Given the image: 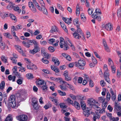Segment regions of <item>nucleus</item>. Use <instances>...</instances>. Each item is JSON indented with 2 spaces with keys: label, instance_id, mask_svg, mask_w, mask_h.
I'll return each mask as SVG.
<instances>
[{
  "label": "nucleus",
  "instance_id": "nucleus-1",
  "mask_svg": "<svg viewBox=\"0 0 121 121\" xmlns=\"http://www.w3.org/2000/svg\"><path fill=\"white\" fill-rule=\"evenodd\" d=\"M5 103L6 105L9 107H11L16 108L19 105V103L16 102V97L14 95L10 96L8 101H5Z\"/></svg>",
  "mask_w": 121,
  "mask_h": 121
},
{
  "label": "nucleus",
  "instance_id": "nucleus-44",
  "mask_svg": "<svg viewBox=\"0 0 121 121\" xmlns=\"http://www.w3.org/2000/svg\"><path fill=\"white\" fill-rule=\"evenodd\" d=\"M108 64L110 67L114 65L112 60L110 58H109L108 59Z\"/></svg>",
  "mask_w": 121,
  "mask_h": 121
},
{
  "label": "nucleus",
  "instance_id": "nucleus-42",
  "mask_svg": "<svg viewBox=\"0 0 121 121\" xmlns=\"http://www.w3.org/2000/svg\"><path fill=\"white\" fill-rule=\"evenodd\" d=\"M60 108H66L67 106L65 105L64 103H61L60 104Z\"/></svg>",
  "mask_w": 121,
  "mask_h": 121
},
{
  "label": "nucleus",
  "instance_id": "nucleus-48",
  "mask_svg": "<svg viewBox=\"0 0 121 121\" xmlns=\"http://www.w3.org/2000/svg\"><path fill=\"white\" fill-rule=\"evenodd\" d=\"M12 117H9V115L5 119V121H12Z\"/></svg>",
  "mask_w": 121,
  "mask_h": 121
},
{
  "label": "nucleus",
  "instance_id": "nucleus-35",
  "mask_svg": "<svg viewBox=\"0 0 121 121\" xmlns=\"http://www.w3.org/2000/svg\"><path fill=\"white\" fill-rule=\"evenodd\" d=\"M65 101H67L68 103L69 104L72 105H73V102L69 98H68L67 99L65 100Z\"/></svg>",
  "mask_w": 121,
  "mask_h": 121
},
{
  "label": "nucleus",
  "instance_id": "nucleus-40",
  "mask_svg": "<svg viewBox=\"0 0 121 121\" xmlns=\"http://www.w3.org/2000/svg\"><path fill=\"white\" fill-rule=\"evenodd\" d=\"M30 9L32 12L34 13H35L37 12V9L35 6L31 7V8Z\"/></svg>",
  "mask_w": 121,
  "mask_h": 121
},
{
  "label": "nucleus",
  "instance_id": "nucleus-13",
  "mask_svg": "<svg viewBox=\"0 0 121 121\" xmlns=\"http://www.w3.org/2000/svg\"><path fill=\"white\" fill-rule=\"evenodd\" d=\"M39 47L38 46L35 47L34 49L30 51V53L31 54H34L37 52L38 51Z\"/></svg>",
  "mask_w": 121,
  "mask_h": 121
},
{
  "label": "nucleus",
  "instance_id": "nucleus-60",
  "mask_svg": "<svg viewBox=\"0 0 121 121\" xmlns=\"http://www.w3.org/2000/svg\"><path fill=\"white\" fill-rule=\"evenodd\" d=\"M112 69V72L113 73H115L116 72V69L114 65L110 67Z\"/></svg>",
  "mask_w": 121,
  "mask_h": 121
},
{
  "label": "nucleus",
  "instance_id": "nucleus-3",
  "mask_svg": "<svg viewBox=\"0 0 121 121\" xmlns=\"http://www.w3.org/2000/svg\"><path fill=\"white\" fill-rule=\"evenodd\" d=\"M60 47L61 48L63 47L65 48V49H64L65 50H67L68 49L67 43L64 41V39L62 37H61L60 38Z\"/></svg>",
  "mask_w": 121,
  "mask_h": 121
},
{
  "label": "nucleus",
  "instance_id": "nucleus-50",
  "mask_svg": "<svg viewBox=\"0 0 121 121\" xmlns=\"http://www.w3.org/2000/svg\"><path fill=\"white\" fill-rule=\"evenodd\" d=\"M78 77L77 76H75L73 79V81L75 84H77L78 82Z\"/></svg>",
  "mask_w": 121,
  "mask_h": 121
},
{
  "label": "nucleus",
  "instance_id": "nucleus-20",
  "mask_svg": "<svg viewBox=\"0 0 121 121\" xmlns=\"http://www.w3.org/2000/svg\"><path fill=\"white\" fill-rule=\"evenodd\" d=\"M65 77V80L67 81H70L71 80V77H69L68 75V73L67 72L65 73L64 74Z\"/></svg>",
  "mask_w": 121,
  "mask_h": 121
},
{
  "label": "nucleus",
  "instance_id": "nucleus-5",
  "mask_svg": "<svg viewBox=\"0 0 121 121\" xmlns=\"http://www.w3.org/2000/svg\"><path fill=\"white\" fill-rule=\"evenodd\" d=\"M28 118L27 116L24 114H21L16 117L17 119L19 121H26L27 120Z\"/></svg>",
  "mask_w": 121,
  "mask_h": 121
},
{
  "label": "nucleus",
  "instance_id": "nucleus-9",
  "mask_svg": "<svg viewBox=\"0 0 121 121\" xmlns=\"http://www.w3.org/2000/svg\"><path fill=\"white\" fill-rule=\"evenodd\" d=\"M56 41V43L53 44V45L55 46H57L58 45V43L59 41L58 40H56V41L55 39L53 38L51 39L48 40V42L50 44H52Z\"/></svg>",
  "mask_w": 121,
  "mask_h": 121
},
{
  "label": "nucleus",
  "instance_id": "nucleus-24",
  "mask_svg": "<svg viewBox=\"0 0 121 121\" xmlns=\"http://www.w3.org/2000/svg\"><path fill=\"white\" fill-rule=\"evenodd\" d=\"M89 112V110H85L83 111V114L85 117H87L90 115Z\"/></svg>",
  "mask_w": 121,
  "mask_h": 121
},
{
  "label": "nucleus",
  "instance_id": "nucleus-29",
  "mask_svg": "<svg viewBox=\"0 0 121 121\" xmlns=\"http://www.w3.org/2000/svg\"><path fill=\"white\" fill-rule=\"evenodd\" d=\"M26 76L28 79H32L33 78V74L31 73H29L26 74Z\"/></svg>",
  "mask_w": 121,
  "mask_h": 121
},
{
  "label": "nucleus",
  "instance_id": "nucleus-51",
  "mask_svg": "<svg viewBox=\"0 0 121 121\" xmlns=\"http://www.w3.org/2000/svg\"><path fill=\"white\" fill-rule=\"evenodd\" d=\"M108 104V102H105L104 103L103 102L102 104V106L104 108H106Z\"/></svg>",
  "mask_w": 121,
  "mask_h": 121
},
{
  "label": "nucleus",
  "instance_id": "nucleus-6",
  "mask_svg": "<svg viewBox=\"0 0 121 121\" xmlns=\"http://www.w3.org/2000/svg\"><path fill=\"white\" fill-rule=\"evenodd\" d=\"M39 1L40 4L42 8L43 12L45 15H47L48 12L47 10L45 8V4L43 0H39Z\"/></svg>",
  "mask_w": 121,
  "mask_h": 121
},
{
  "label": "nucleus",
  "instance_id": "nucleus-16",
  "mask_svg": "<svg viewBox=\"0 0 121 121\" xmlns=\"http://www.w3.org/2000/svg\"><path fill=\"white\" fill-rule=\"evenodd\" d=\"M52 61L54 63L57 65H58L60 62L58 59L55 57H53L52 58Z\"/></svg>",
  "mask_w": 121,
  "mask_h": 121
},
{
  "label": "nucleus",
  "instance_id": "nucleus-56",
  "mask_svg": "<svg viewBox=\"0 0 121 121\" xmlns=\"http://www.w3.org/2000/svg\"><path fill=\"white\" fill-rule=\"evenodd\" d=\"M28 5L30 9L34 6L33 3L31 2H28Z\"/></svg>",
  "mask_w": 121,
  "mask_h": 121
},
{
  "label": "nucleus",
  "instance_id": "nucleus-21",
  "mask_svg": "<svg viewBox=\"0 0 121 121\" xmlns=\"http://www.w3.org/2000/svg\"><path fill=\"white\" fill-rule=\"evenodd\" d=\"M75 108L77 110H79L80 109V105L79 104L77 101H75L74 103L73 104V105Z\"/></svg>",
  "mask_w": 121,
  "mask_h": 121
},
{
  "label": "nucleus",
  "instance_id": "nucleus-63",
  "mask_svg": "<svg viewBox=\"0 0 121 121\" xmlns=\"http://www.w3.org/2000/svg\"><path fill=\"white\" fill-rule=\"evenodd\" d=\"M35 6L36 8L38 9L39 10L41 11L42 10V7H41L39 6L38 3H37L35 5Z\"/></svg>",
  "mask_w": 121,
  "mask_h": 121
},
{
  "label": "nucleus",
  "instance_id": "nucleus-19",
  "mask_svg": "<svg viewBox=\"0 0 121 121\" xmlns=\"http://www.w3.org/2000/svg\"><path fill=\"white\" fill-rule=\"evenodd\" d=\"M8 78L9 81H12L13 82L15 81L16 77L15 76H13L11 75H10L8 76Z\"/></svg>",
  "mask_w": 121,
  "mask_h": 121
},
{
  "label": "nucleus",
  "instance_id": "nucleus-8",
  "mask_svg": "<svg viewBox=\"0 0 121 121\" xmlns=\"http://www.w3.org/2000/svg\"><path fill=\"white\" fill-rule=\"evenodd\" d=\"M14 47L20 53H21L22 55L25 56L26 55L23 52L21 47L19 45H15L14 46Z\"/></svg>",
  "mask_w": 121,
  "mask_h": 121
},
{
  "label": "nucleus",
  "instance_id": "nucleus-59",
  "mask_svg": "<svg viewBox=\"0 0 121 121\" xmlns=\"http://www.w3.org/2000/svg\"><path fill=\"white\" fill-rule=\"evenodd\" d=\"M93 108L97 109L96 111L95 112H98V113L99 112V110H100L101 109V108L97 105H94V107Z\"/></svg>",
  "mask_w": 121,
  "mask_h": 121
},
{
  "label": "nucleus",
  "instance_id": "nucleus-17",
  "mask_svg": "<svg viewBox=\"0 0 121 121\" xmlns=\"http://www.w3.org/2000/svg\"><path fill=\"white\" fill-rule=\"evenodd\" d=\"M104 75V78L106 81L108 83H110V82L109 78V77L110 75L109 74L105 73Z\"/></svg>",
  "mask_w": 121,
  "mask_h": 121
},
{
  "label": "nucleus",
  "instance_id": "nucleus-47",
  "mask_svg": "<svg viewBox=\"0 0 121 121\" xmlns=\"http://www.w3.org/2000/svg\"><path fill=\"white\" fill-rule=\"evenodd\" d=\"M119 118L118 117H112L110 119V121H118L119 120Z\"/></svg>",
  "mask_w": 121,
  "mask_h": 121
},
{
  "label": "nucleus",
  "instance_id": "nucleus-2",
  "mask_svg": "<svg viewBox=\"0 0 121 121\" xmlns=\"http://www.w3.org/2000/svg\"><path fill=\"white\" fill-rule=\"evenodd\" d=\"M75 64L76 67L80 69H84V66L86 65V62L83 60H78V62H75Z\"/></svg>",
  "mask_w": 121,
  "mask_h": 121
},
{
  "label": "nucleus",
  "instance_id": "nucleus-43",
  "mask_svg": "<svg viewBox=\"0 0 121 121\" xmlns=\"http://www.w3.org/2000/svg\"><path fill=\"white\" fill-rule=\"evenodd\" d=\"M9 16L14 21H15L16 20V17L13 14H10Z\"/></svg>",
  "mask_w": 121,
  "mask_h": 121
},
{
  "label": "nucleus",
  "instance_id": "nucleus-57",
  "mask_svg": "<svg viewBox=\"0 0 121 121\" xmlns=\"http://www.w3.org/2000/svg\"><path fill=\"white\" fill-rule=\"evenodd\" d=\"M40 32V30H36L35 31L33 34L35 35H37L39 34Z\"/></svg>",
  "mask_w": 121,
  "mask_h": 121
},
{
  "label": "nucleus",
  "instance_id": "nucleus-12",
  "mask_svg": "<svg viewBox=\"0 0 121 121\" xmlns=\"http://www.w3.org/2000/svg\"><path fill=\"white\" fill-rule=\"evenodd\" d=\"M66 83H67L66 82L65 83H62L61 84H62L59 86V87L62 90L64 91L67 90V88H66V86L67 85V84Z\"/></svg>",
  "mask_w": 121,
  "mask_h": 121
},
{
  "label": "nucleus",
  "instance_id": "nucleus-28",
  "mask_svg": "<svg viewBox=\"0 0 121 121\" xmlns=\"http://www.w3.org/2000/svg\"><path fill=\"white\" fill-rule=\"evenodd\" d=\"M80 9L79 6L78 5H77L76 7V14L77 16L79 15L80 12Z\"/></svg>",
  "mask_w": 121,
  "mask_h": 121
},
{
  "label": "nucleus",
  "instance_id": "nucleus-36",
  "mask_svg": "<svg viewBox=\"0 0 121 121\" xmlns=\"http://www.w3.org/2000/svg\"><path fill=\"white\" fill-rule=\"evenodd\" d=\"M57 30L56 27V26H53L52 27L51 29L50 30V32L53 33Z\"/></svg>",
  "mask_w": 121,
  "mask_h": 121
},
{
  "label": "nucleus",
  "instance_id": "nucleus-49",
  "mask_svg": "<svg viewBox=\"0 0 121 121\" xmlns=\"http://www.w3.org/2000/svg\"><path fill=\"white\" fill-rule=\"evenodd\" d=\"M95 12L98 14H101V12L100 9L99 8H97L95 10Z\"/></svg>",
  "mask_w": 121,
  "mask_h": 121
},
{
  "label": "nucleus",
  "instance_id": "nucleus-31",
  "mask_svg": "<svg viewBox=\"0 0 121 121\" xmlns=\"http://www.w3.org/2000/svg\"><path fill=\"white\" fill-rule=\"evenodd\" d=\"M60 24L61 26L63 29L65 30V31L66 33H68L67 30L66 29V27L65 24L64 23H62L61 22H60Z\"/></svg>",
  "mask_w": 121,
  "mask_h": 121
},
{
  "label": "nucleus",
  "instance_id": "nucleus-27",
  "mask_svg": "<svg viewBox=\"0 0 121 121\" xmlns=\"http://www.w3.org/2000/svg\"><path fill=\"white\" fill-rule=\"evenodd\" d=\"M81 108L82 110H84L86 107V104L84 102L82 101H81Z\"/></svg>",
  "mask_w": 121,
  "mask_h": 121
},
{
  "label": "nucleus",
  "instance_id": "nucleus-64",
  "mask_svg": "<svg viewBox=\"0 0 121 121\" xmlns=\"http://www.w3.org/2000/svg\"><path fill=\"white\" fill-rule=\"evenodd\" d=\"M83 80V78L81 77H79L78 78V83H81Z\"/></svg>",
  "mask_w": 121,
  "mask_h": 121
},
{
  "label": "nucleus",
  "instance_id": "nucleus-46",
  "mask_svg": "<svg viewBox=\"0 0 121 121\" xmlns=\"http://www.w3.org/2000/svg\"><path fill=\"white\" fill-rule=\"evenodd\" d=\"M111 95L110 93H107V94L106 100L107 101H109L110 99Z\"/></svg>",
  "mask_w": 121,
  "mask_h": 121
},
{
  "label": "nucleus",
  "instance_id": "nucleus-61",
  "mask_svg": "<svg viewBox=\"0 0 121 121\" xmlns=\"http://www.w3.org/2000/svg\"><path fill=\"white\" fill-rule=\"evenodd\" d=\"M13 73L15 75L17 76V77L18 78H19V77H21V75L17 71L16 72H13Z\"/></svg>",
  "mask_w": 121,
  "mask_h": 121
},
{
  "label": "nucleus",
  "instance_id": "nucleus-30",
  "mask_svg": "<svg viewBox=\"0 0 121 121\" xmlns=\"http://www.w3.org/2000/svg\"><path fill=\"white\" fill-rule=\"evenodd\" d=\"M5 46V44L4 43H3L2 41L0 42V48L2 50H3L4 49Z\"/></svg>",
  "mask_w": 121,
  "mask_h": 121
},
{
  "label": "nucleus",
  "instance_id": "nucleus-15",
  "mask_svg": "<svg viewBox=\"0 0 121 121\" xmlns=\"http://www.w3.org/2000/svg\"><path fill=\"white\" fill-rule=\"evenodd\" d=\"M55 79L54 81L56 82H59L60 84H62V83H65L66 82L63 81L62 78H55Z\"/></svg>",
  "mask_w": 121,
  "mask_h": 121
},
{
  "label": "nucleus",
  "instance_id": "nucleus-25",
  "mask_svg": "<svg viewBox=\"0 0 121 121\" xmlns=\"http://www.w3.org/2000/svg\"><path fill=\"white\" fill-rule=\"evenodd\" d=\"M1 59L2 61L5 63L7 62V58L4 55L2 56L1 57Z\"/></svg>",
  "mask_w": 121,
  "mask_h": 121
},
{
  "label": "nucleus",
  "instance_id": "nucleus-34",
  "mask_svg": "<svg viewBox=\"0 0 121 121\" xmlns=\"http://www.w3.org/2000/svg\"><path fill=\"white\" fill-rule=\"evenodd\" d=\"M58 93L59 94L62 96H65L66 95V93L65 92H63L60 90H58Z\"/></svg>",
  "mask_w": 121,
  "mask_h": 121
},
{
  "label": "nucleus",
  "instance_id": "nucleus-45",
  "mask_svg": "<svg viewBox=\"0 0 121 121\" xmlns=\"http://www.w3.org/2000/svg\"><path fill=\"white\" fill-rule=\"evenodd\" d=\"M91 58L92 61L93 63L95 64H96L97 63V61L96 60L93 56H92Z\"/></svg>",
  "mask_w": 121,
  "mask_h": 121
},
{
  "label": "nucleus",
  "instance_id": "nucleus-41",
  "mask_svg": "<svg viewBox=\"0 0 121 121\" xmlns=\"http://www.w3.org/2000/svg\"><path fill=\"white\" fill-rule=\"evenodd\" d=\"M42 62L46 64H48L49 63V61L46 60L45 58H43L42 60Z\"/></svg>",
  "mask_w": 121,
  "mask_h": 121
},
{
  "label": "nucleus",
  "instance_id": "nucleus-4",
  "mask_svg": "<svg viewBox=\"0 0 121 121\" xmlns=\"http://www.w3.org/2000/svg\"><path fill=\"white\" fill-rule=\"evenodd\" d=\"M105 112V110L104 108H103L99 110V112H95V114L94 116L93 117V120L94 121H96V119L97 118H99L100 117V114L104 113Z\"/></svg>",
  "mask_w": 121,
  "mask_h": 121
},
{
  "label": "nucleus",
  "instance_id": "nucleus-7",
  "mask_svg": "<svg viewBox=\"0 0 121 121\" xmlns=\"http://www.w3.org/2000/svg\"><path fill=\"white\" fill-rule=\"evenodd\" d=\"M87 102L90 105L93 106V107H94V105H95V104L97 103V102L95 101V100L92 98L89 99L87 100Z\"/></svg>",
  "mask_w": 121,
  "mask_h": 121
},
{
  "label": "nucleus",
  "instance_id": "nucleus-62",
  "mask_svg": "<svg viewBox=\"0 0 121 121\" xmlns=\"http://www.w3.org/2000/svg\"><path fill=\"white\" fill-rule=\"evenodd\" d=\"M32 101V105L38 103L37 100L36 99H33Z\"/></svg>",
  "mask_w": 121,
  "mask_h": 121
},
{
  "label": "nucleus",
  "instance_id": "nucleus-18",
  "mask_svg": "<svg viewBox=\"0 0 121 121\" xmlns=\"http://www.w3.org/2000/svg\"><path fill=\"white\" fill-rule=\"evenodd\" d=\"M71 18H70L69 19L65 17L63 18V20L64 21L68 24H69L71 23Z\"/></svg>",
  "mask_w": 121,
  "mask_h": 121
},
{
  "label": "nucleus",
  "instance_id": "nucleus-39",
  "mask_svg": "<svg viewBox=\"0 0 121 121\" xmlns=\"http://www.w3.org/2000/svg\"><path fill=\"white\" fill-rule=\"evenodd\" d=\"M117 102H115V105L116 107H117L118 109H121V106L120 104H118Z\"/></svg>",
  "mask_w": 121,
  "mask_h": 121
},
{
  "label": "nucleus",
  "instance_id": "nucleus-33",
  "mask_svg": "<svg viewBox=\"0 0 121 121\" xmlns=\"http://www.w3.org/2000/svg\"><path fill=\"white\" fill-rule=\"evenodd\" d=\"M32 105L33 107L36 110L38 109L40 107V106L39 105L38 103L32 104Z\"/></svg>",
  "mask_w": 121,
  "mask_h": 121
},
{
  "label": "nucleus",
  "instance_id": "nucleus-37",
  "mask_svg": "<svg viewBox=\"0 0 121 121\" xmlns=\"http://www.w3.org/2000/svg\"><path fill=\"white\" fill-rule=\"evenodd\" d=\"M5 83L4 81H2L1 82L0 85V89L1 90H3L4 87L5 86Z\"/></svg>",
  "mask_w": 121,
  "mask_h": 121
},
{
  "label": "nucleus",
  "instance_id": "nucleus-53",
  "mask_svg": "<svg viewBox=\"0 0 121 121\" xmlns=\"http://www.w3.org/2000/svg\"><path fill=\"white\" fill-rule=\"evenodd\" d=\"M98 14L96 13L95 12L92 15V17L94 19H95L96 18H97V16H98L97 15Z\"/></svg>",
  "mask_w": 121,
  "mask_h": 121
},
{
  "label": "nucleus",
  "instance_id": "nucleus-32",
  "mask_svg": "<svg viewBox=\"0 0 121 121\" xmlns=\"http://www.w3.org/2000/svg\"><path fill=\"white\" fill-rule=\"evenodd\" d=\"M104 69L105 71L104 74L105 73H109L108 72V69L107 68V66L106 64H105L104 65Z\"/></svg>",
  "mask_w": 121,
  "mask_h": 121
},
{
  "label": "nucleus",
  "instance_id": "nucleus-26",
  "mask_svg": "<svg viewBox=\"0 0 121 121\" xmlns=\"http://www.w3.org/2000/svg\"><path fill=\"white\" fill-rule=\"evenodd\" d=\"M51 68L52 70H53L56 72H58L59 71V69L58 68H56L54 65H51Z\"/></svg>",
  "mask_w": 121,
  "mask_h": 121
},
{
  "label": "nucleus",
  "instance_id": "nucleus-22",
  "mask_svg": "<svg viewBox=\"0 0 121 121\" xmlns=\"http://www.w3.org/2000/svg\"><path fill=\"white\" fill-rule=\"evenodd\" d=\"M73 23L74 25L76 27L80 26V24L79 23L78 20V19H75L73 21Z\"/></svg>",
  "mask_w": 121,
  "mask_h": 121
},
{
  "label": "nucleus",
  "instance_id": "nucleus-14",
  "mask_svg": "<svg viewBox=\"0 0 121 121\" xmlns=\"http://www.w3.org/2000/svg\"><path fill=\"white\" fill-rule=\"evenodd\" d=\"M80 34L77 33V31H75L73 34L74 37L77 39H79L81 37L80 36Z\"/></svg>",
  "mask_w": 121,
  "mask_h": 121
},
{
  "label": "nucleus",
  "instance_id": "nucleus-52",
  "mask_svg": "<svg viewBox=\"0 0 121 121\" xmlns=\"http://www.w3.org/2000/svg\"><path fill=\"white\" fill-rule=\"evenodd\" d=\"M23 44L24 45V46L27 48H29L30 47L29 44L28 42H22Z\"/></svg>",
  "mask_w": 121,
  "mask_h": 121
},
{
  "label": "nucleus",
  "instance_id": "nucleus-55",
  "mask_svg": "<svg viewBox=\"0 0 121 121\" xmlns=\"http://www.w3.org/2000/svg\"><path fill=\"white\" fill-rule=\"evenodd\" d=\"M117 15L121 16V6L118 9L117 12Z\"/></svg>",
  "mask_w": 121,
  "mask_h": 121
},
{
  "label": "nucleus",
  "instance_id": "nucleus-54",
  "mask_svg": "<svg viewBox=\"0 0 121 121\" xmlns=\"http://www.w3.org/2000/svg\"><path fill=\"white\" fill-rule=\"evenodd\" d=\"M42 71L45 73L47 74H50L51 73L50 71L48 69H43L42 70Z\"/></svg>",
  "mask_w": 121,
  "mask_h": 121
},
{
  "label": "nucleus",
  "instance_id": "nucleus-10",
  "mask_svg": "<svg viewBox=\"0 0 121 121\" xmlns=\"http://www.w3.org/2000/svg\"><path fill=\"white\" fill-rule=\"evenodd\" d=\"M105 28L107 30L110 31L112 30L113 27L111 23H108L105 25Z\"/></svg>",
  "mask_w": 121,
  "mask_h": 121
},
{
  "label": "nucleus",
  "instance_id": "nucleus-38",
  "mask_svg": "<svg viewBox=\"0 0 121 121\" xmlns=\"http://www.w3.org/2000/svg\"><path fill=\"white\" fill-rule=\"evenodd\" d=\"M76 27H77V31H76L77 33L80 34H82V31L80 28V26Z\"/></svg>",
  "mask_w": 121,
  "mask_h": 121
},
{
  "label": "nucleus",
  "instance_id": "nucleus-11",
  "mask_svg": "<svg viewBox=\"0 0 121 121\" xmlns=\"http://www.w3.org/2000/svg\"><path fill=\"white\" fill-rule=\"evenodd\" d=\"M45 82L43 80L39 78L37 79L36 81V84L38 85H43L44 84Z\"/></svg>",
  "mask_w": 121,
  "mask_h": 121
},
{
  "label": "nucleus",
  "instance_id": "nucleus-58",
  "mask_svg": "<svg viewBox=\"0 0 121 121\" xmlns=\"http://www.w3.org/2000/svg\"><path fill=\"white\" fill-rule=\"evenodd\" d=\"M88 14L89 15H91L92 13L93 12V9L91 8H89L87 11Z\"/></svg>",
  "mask_w": 121,
  "mask_h": 121
},
{
  "label": "nucleus",
  "instance_id": "nucleus-23",
  "mask_svg": "<svg viewBox=\"0 0 121 121\" xmlns=\"http://www.w3.org/2000/svg\"><path fill=\"white\" fill-rule=\"evenodd\" d=\"M23 80V79L22 77H19L17 80V82L18 84L21 85L22 83Z\"/></svg>",
  "mask_w": 121,
  "mask_h": 121
}]
</instances>
